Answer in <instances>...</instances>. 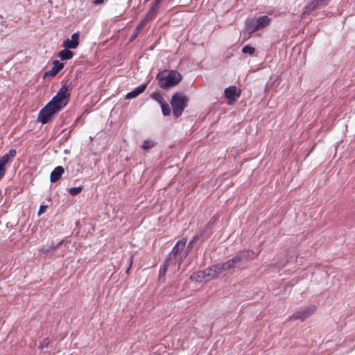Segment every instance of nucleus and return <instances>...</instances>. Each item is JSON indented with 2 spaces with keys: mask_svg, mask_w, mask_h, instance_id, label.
<instances>
[{
  "mask_svg": "<svg viewBox=\"0 0 355 355\" xmlns=\"http://www.w3.org/2000/svg\"><path fill=\"white\" fill-rule=\"evenodd\" d=\"M158 85L163 89H169L177 85L182 79V75L177 71H163L159 72L156 77Z\"/></svg>",
  "mask_w": 355,
  "mask_h": 355,
  "instance_id": "obj_1",
  "label": "nucleus"
},
{
  "mask_svg": "<svg viewBox=\"0 0 355 355\" xmlns=\"http://www.w3.org/2000/svg\"><path fill=\"white\" fill-rule=\"evenodd\" d=\"M68 90L69 86L67 84L63 85L57 94L48 103L58 112L64 107L69 101L70 93Z\"/></svg>",
  "mask_w": 355,
  "mask_h": 355,
  "instance_id": "obj_2",
  "label": "nucleus"
},
{
  "mask_svg": "<svg viewBox=\"0 0 355 355\" xmlns=\"http://www.w3.org/2000/svg\"><path fill=\"white\" fill-rule=\"evenodd\" d=\"M189 98L179 92H175L173 94L171 105L173 109V115L175 117H179L182 115L184 110L187 107Z\"/></svg>",
  "mask_w": 355,
  "mask_h": 355,
  "instance_id": "obj_3",
  "label": "nucleus"
},
{
  "mask_svg": "<svg viewBox=\"0 0 355 355\" xmlns=\"http://www.w3.org/2000/svg\"><path fill=\"white\" fill-rule=\"evenodd\" d=\"M255 257L252 250H242L232 258L233 263L237 269L242 270L246 268L247 263Z\"/></svg>",
  "mask_w": 355,
  "mask_h": 355,
  "instance_id": "obj_4",
  "label": "nucleus"
},
{
  "mask_svg": "<svg viewBox=\"0 0 355 355\" xmlns=\"http://www.w3.org/2000/svg\"><path fill=\"white\" fill-rule=\"evenodd\" d=\"M56 113H58V112L47 103L46 105L39 112L37 119L41 121L42 123L45 124L47 123L51 120V117Z\"/></svg>",
  "mask_w": 355,
  "mask_h": 355,
  "instance_id": "obj_5",
  "label": "nucleus"
},
{
  "mask_svg": "<svg viewBox=\"0 0 355 355\" xmlns=\"http://www.w3.org/2000/svg\"><path fill=\"white\" fill-rule=\"evenodd\" d=\"M315 309L316 307L315 306H309L302 311L295 313L289 318V320H300L301 321H304L311 315L315 312Z\"/></svg>",
  "mask_w": 355,
  "mask_h": 355,
  "instance_id": "obj_6",
  "label": "nucleus"
},
{
  "mask_svg": "<svg viewBox=\"0 0 355 355\" xmlns=\"http://www.w3.org/2000/svg\"><path fill=\"white\" fill-rule=\"evenodd\" d=\"M187 241L186 238H182L181 240L178 241L168 255L177 258H182L184 261L186 257H184L183 250L186 246Z\"/></svg>",
  "mask_w": 355,
  "mask_h": 355,
  "instance_id": "obj_7",
  "label": "nucleus"
},
{
  "mask_svg": "<svg viewBox=\"0 0 355 355\" xmlns=\"http://www.w3.org/2000/svg\"><path fill=\"white\" fill-rule=\"evenodd\" d=\"M182 262L183 260L182 258H177L168 255L164 264L168 267L170 270H172L173 272H175L176 270L180 269V265Z\"/></svg>",
  "mask_w": 355,
  "mask_h": 355,
  "instance_id": "obj_8",
  "label": "nucleus"
},
{
  "mask_svg": "<svg viewBox=\"0 0 355 355\" xmlns=\"http://www.w3.org/2000/svg\"><path fill=\"white\" fill-rule=\"evenodd\" d=\"M203 271L206 275V282L217 278L223 273L219 264L212 266L211 267H209Z\"/></svg>",
  "mask_w": 355,
  "mask_h": 355,
  "instance_id": "obj_9",
  "label": "nucleus"
},
{
  "mask_svg": "<svg viewBox=\"0 0 355 355\" xmlns=\"http://www.w3.org/2000/svg\"><path fill=\"white\" fill-rule=\"evenodd\" d=\"M16 150L10 149L7 154H5L0 159V176L3 177L6 173V164L10 158L16 155Z\"/></svg>",
  "mask_w": 355,
  "mask_h": 355,
  "instance_id": "obj_10",
  "label": "nucleus"
},
{
  "mask_svg": "<svg viewBox=\"0 0 355 355\" xmlns=\"http://www.w3.org/2000/svg\"><path fill=\"white\" fill-rule=\"evenodd\" d=\"M79 33L78 32L74 33L71 35V40L67 39L62 43V46L67 49H76L79 45Z\"/></svg>",
  "mask_w": 355,
  "mask_h": 355,
  "instance_id": "obj_11",
  "label": "nucleus"
},
{
  "mask_svg": "<svg viewBox=\"0 0 355 355\" xmlns=\"http://www.w3.org/2000/svg\"><path fill=\"white\" fill-rule=\"evenodd\" d=\"M53 66L51 69L44 73V78L47 76H54L64 68V64L60 62L59 60H54L53 62Z\"/></svg>",
  "mask_w": 355,
  "mask_h": 355,
  "instance_id": "obj_12",
  "label": "nucleus"
},
{
  "mask_svg": "<svg viewBox=\"0 0 355 355\" xmlns=\"http://www.w3.org/2000/svg\"><path fill=\"white\" fill-rule=\"evenodd\" d=\"M64 169L62 166H59L54 168V170L51 173L50 175V181L51 182H55L58 181L61 177L62 175L64 173Z\"/></svg>",
  "mask_w": 355,
  "mask_h": 355,
  "instance_id": "obj_13",
  "label": "nucleus"
},
{
  "mask_svg": "<svg viewBox=\"0 0 355 355\" xmlns=\"http://www.w3.org/2000/svg\"><path fill=\"white\" fill-rule=\"evenodd\" d=\"M147 87V84L144 83L137 87H136L135 89L131 91L130 92H128L126 95L127 99H131L136 98L137 96H139L140 94L143 93Z\"/></svg>",
  "mask_w": 355,
  "mask_h": 355,
  "instance_id": "obj_14",
  "label": "nucleus"
},
{
  "mask_svg": "<svg viewBox=\"0 0 355 355\" xmlns=\"http://www.w3.org/2000/svg\"><path fill=\"white\" fill-rule=\"evenodd\" d=\"M245 29L248 33H252L258 30H260V28L258 26L255 19H248L245 22Z\"/></svg>",
  "mask_w": 355,
  "mask_h": 355,
  "instance_id": "obj_15",
  "label": "nucleus"
},
{
  "mask_svg": "<svg viewBox=\"0 0 355 355\" xmlns=\"http://www.w3.org/2000/svg\"><path fill=\"white\" fill-rule=\"evenodd\" d=\"M220 269L222 270V272L224 271L227 272L228 273H233L235 271V269L236 268L233 263V261L232 259H229L225 263L219 264Z\"/></svg>",
  "mask_w": 355,
  "mask_h": 355,
  "instance_id": "obj_16",
  "label": "nucleus"
},
{
  "mask_svg": "<svg viewBox=\"0 0 355 355\" xmlns=\"http://www.w3.org/2000/svg\"><path fill=\"white\" fill-rule=\"evenodd\" d=\"M225 97L229 100H235V96H239V94H236V87L230 86L225 89Z\"/></svg>",
  "mask_w": 355,
  "mask_h": 355,
  "instance_id": "obj_17",
  "label": "nucleus"
},
{
  "mask_svg": "<svg viewBox=\"0 0 355 355\" xmlns=\"http://www.w3.org/2000/svg\"><path fill=\"white\" fill-rule=\"evenodd\" d=\"M73 53L69 49H64L58 53V57L62 60H68L73 58Z\"/></svg>",
  "mask_w": 355,
  "mask_h": 355,
  "instance_id": "obj_18",
  "label": "nucleus"
},
{
  "mask_svg": "<svg viewBox=\"0 0 355 355\" xmlns=\"http://www.w3.org/2000/svg\"><path fill=\"white\" fill-rule=\"evenodd\" d=\"M255 19H256L257 24L259 26L260 29L263 28L266 26H267L270 24V19L266 15L259 17V18Z\"/></svg>",
  "mask_w": 355,
  "mask_h": 355,
  "instance_id": "obj_19",
  "label": "nucleus"
},
{
  "mask_svg": "<svg viewBox=\"0 0 355 355\" xmlns=\"http://www.w3.org/2000/svg\"><path fill=\"white\" fill-rule=\"evenodd\" d=\"M191 281L196 282H206V275L204 271H198L190 277Z\"/></svg>",
  "mask_w": 355,
  "mask_h": 355,
  "instance_id": "obj_20",
  "label": "nucleus"
},
{
  "mask_svg": "<svg viewBox=\"0 0 355 355\" xmlns=\"http://www.w3.org/2000/svg\"><path fill=\"white\" fill-rule=\"evenodd\" d=\"M146 25L145 21H141L139 24H138L137 27L135 30L134 33L130 37V40L133 41L138 35L139 33L143 29V28Z\"/></svg>",
  "mask_w": 355,
  "mask_h": 355,
  "instance_id": "obj_21",
  "label": "nucleus"
},
{
  "mask_svg": "<svg viewBox=\"0 0 355 355\" xmlns=\"http://www.w3.org/2000/svg\"><path fill=\"white\" fill-rule=\"evenodd\" d=\"M156 15L155 8H151L145 15V17L141 20L147 24L153 17Z\"/></svg>",
  "mask_w": 355,
  "mask_h": 355,
  "instance_id": "obj_22",
  "label": "nucleus"
},
{
  "mask_svg": "<svg viewBox=\"0 0 355 355\" xmlns=\"http://www.w3.org/2000/svg\"><path fill=\"white\" fill-rule=\"evenodd\" d=\"M151 98L157 101L160 105L164 103V98L162 95L158 92H153L150 95Z\"/></svg>",
  "mask_w": 355,
  "mask_h": 355,
  "instance_id": "obj_23",
  "label": "nucleus"
},
{
  "mask_svg": "<svg viewBox=\"0 0 355 355\" xmlns=\"http://www.w3.org/2000/svg\"><path fill=\"white\" fill-rule=\"evenodd\" d=\"M162 111L164 116H169L171 114V108L169 105L165 102L161 105Z\"/></svg>",
  "mask_w": 355,
  "mask_h": 355,
  "instance_id": "obj_24",
  "label": "nucleus"
},
{
  "mask_svg": "<svg viewBox=\"0 0 355 355\" xmlns=\"http://www.w3.org/2000/svg\"><path fill=\"white\" fill-rule=\"evenodd\" d=\"M255 51V49L251 46L246 45L243 47L242 53L245 54L252 55Z\"/></svg>",
  "mask_w": 355,
  "mask_h": 355,
  "instance_id": "obj_25",
  "label": "nucleus"
},
{
  "mask_svg": "<svg viewBox=\"0 0 355 355\" xmlns=\"http://www.w3.org/2000/svg\"><path fill=\"white\" fill-rule=\"evenodd\" d=\"M155 145V143L150 140H145L141 147L144 150H148L153 147Z\"/></svg>",
  "mask_w": 355,
  "mask_h": 355,
  "instance_id": "obj_26",
  "label": "nucleus"
},
{
  "mask_svg": "<svg viewBox=\"0 0 355 355\" xmlns=\"http://www.w3.org/2000/svg\"><path fill=\"white\" fill-rule=\"evenodd\" d=\"M83 190V187H72L69 190V193L71 196H76L80 193Z\"/></svg>",
  "mask_w": 355,
  "mask_h": 355,
  "instance_id": "obj_27",
  "label": "nucleus"
},
{
  "mask_svg": "<svg viewBox=\"0 0 355 355\" xmlns=\"http://www.w3.org/2000/svg\"><path fill=\"white\" fill-rule=\"evenodd\" d=\"M320 5V3L317 1V0H313L311 3H310L307 6H306V10H308L309 11H313V10H315L318 6Z\"/></svg>",
  "mask_w": 355,
  "mask_h": 355,
  "instance_id": "obj_28",
  "label": "nucleus"
},
{
  "mask_svg": "<svg viewBox=\"0 0 355 355\" xmlns=\"http://www.w3.org/2000/svg\"><path fill=\"white\" fill-rule=\"evenodd\" d=\"M168 270H169L168 268L164 264L159 270V280L163 279V281H164V276Z\"/></svg>",
  "mask_w": 355,
  "mask_h": 355,
  "instance_id": "obj_29",
  "label": "nucleus"
},
{
  "mask_svg": "<svg viewBox=\"0 0 355 355\" xmlns=\"http://www.w3.org/2000/svg\"><path fill=\"white\" fill-rule=\"evenodd\" d=\"M193 241H190L189 243L187 245V248L184 252V257H187V256L189 254V253L191 252V249L193 248Z\"/></svg>",
  "mask_w": 355,
  "mask_h": 355,
  "instance_id": "obj_30",
  "label": "nucleus"
},
{
  "mask_svg": "<svg viewBox=\"0 0 355 355\" xmlns=\"http://www.w3.org/2000/svg\"><path fill=\"white\" fill-rule=\"evenodd\" d=\"M49 344V340L48 338H45L42 340L41 343L39 345L40 349H43L44 347H47Z\"/></svg>",
  "mask_w": 355,
  "mask_h": 355,
  "instance_id": "obj_31",
  "label": "nucleus"
},
{
  "mask_svg": "<svg viewBox=\"0 0 355 355\" xmlns=\"http://www.w3.org/2000/svg\"><path fill=\"white\" fill-rule=\"evenodd\" d=\"M61 243H62V241L58 243L56 245H54L53 244H52L51 246H49L48 248L42 249V252H49L50 250H53L56 249L57 248H58L61 245Z\"/></svg>",
  "mask_w": 355,
  "mask_h": 355,
  "instance_id": "obj_32",
  "label": "nucleus"
},
{
  "mask_svg": "<svg viewBox=\"0 0 355 355\" xmlns=\"http://www.w3.org/2000/svg\"><path fill=\"white\" fill-rule=\"evenodd\" d=\"M61 243H62V241L58 243L56 245H54L53 244H52L51 246H49L48 248L42 249V252H49L50 250H53L56 249L57 248H58L61 245Z\"/></svg>",
  "mask_w": 355,
  "mask_h": 355,
  "instance_id": "obj_33",
  "label": "nucleus"
},
{
  "mask_svg": "<svg viewBox=\"0 0 355 355\" xmlns=\"http://www.w3.org/2000/svg\"><path fill=\"white\" fill-rule=\"evenodd\" d=\"M133 259H134V256L132 255L130 257V261H129V266L126 270V273H128L129 272V270L132 265V263H133Z\"/></svg>",
  "mask_w": 355,
  "mask_h": 355,
  "instance_id": "obj_34",
  "label": "nucleus"
},
{
  "mask_svg": "<svg viewBox=\"0 0 355 355\" xmlns=\"http://www.w3.org/2000/svg\"><path fill=\"white\" fill-rule=\"evenodd\" d=\"M47 206L46 205H41L40 207V209L38 211V215H40L41 214H42L44 210L46 209Z\"/></svg>",
  "mask_w": 355,
  "mask_h": 355,
  "instance_id": "obj_35",
  "label": "nucleus"
},
{
  "mask_svg": "<svg viewBox=\"0 0 355 355\" xmlns=\"http://www.w3.org/2000/svg\"><path fill=\"white\" fill-rule=\"evenodd\" d=\"M160 2H161V1H160V0H155V1H154V3H153L154 4H153V7H152V8H155V11H156V10H157V9L158 8V6H159V5Z\"/></svg>",
  "mask_w": 355,
  "mask_h": 355,
  "instance_id": "obj_36",
  "label": "nucleus"
},
{
  "mask_svg": "<svg viewBox=\"0 0 355 355\" xmlns=\"http://www.w3.org/2000/svg\"><path fill=\"white\" fill-rule=\"evenodd\" d=\"M202 235V232H201V234H196V235H195V236L193 237V239H192V240H191V241H193V243H196V241L200 239V237Z\"/></svg>",
  "mask_w": 355,
  "mask_h": 355,
  "instance_id": "obj_37",
  "label": "nucleus"
},
{
  "mask_svg": "<svg viewBox=\"0 0 355 355\" xmlns=\"http://www.w3.org/2000/svg\"><path fill=\"white\" fill-rule=\"evenodd\" d=\"M107 0H95L94 1V3L96 4V5H99V4H102L104 2H105Z\"/></svg>",
  "mask_w": 355,
  "mask_h": 355,
  "instance_id": "obj_38",
  "label": "nucleus"
},
{
  "mask_svg": "<svg viewBox=\"0 0 355 355\" xmlns=\"http://www.w3.org/2000/svg\"><path fill=\"white\" fill-rule=\"evenodd\" d=\"M213 220V218L209 220V224L214 223V220Z\"/></svg>",
  "mask_w": 355,
  "mask_h": 355,
  "instance_id": "obj_39",
  "label": "nucleus"
},
{
  "mask_svg": "<svg viewBox=\"0 0 355 355\" xmlns=\"http://www.w3.org/2000/svg\"><path fill=\"white\" fill-rule=\"evenodd\" d=\"M1 178H2V177H1V176H0V179H1Z\"/></svg>",
  "mask_w": 355,
  "mask_h": 355,
  "instance_id": "obj_40",
  "label": "nucleus"
}]
</instances>
